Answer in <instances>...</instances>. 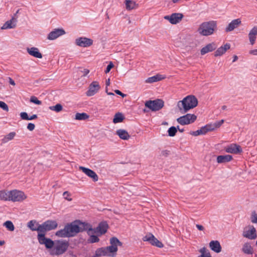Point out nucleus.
Masks as SVG:
<instances>
[{
	"label": "nucleus",
	"instance_id": "1",
	"mask_svg": "<svg viewBox=\"0 0 257 257\" xmlns=\"http://www.w3.org/2000/svg\"><path fill=\"white\" fill-rule=\"evenodd\" d=\"M87 222L77 220L67 224L63 229L57 231L55 234L60 237H70L75 236L77 233L85 231Z\"/></svg>",
	"mask_w": 257,
	"mask_h": 257
},
{
	"label": "nucleus",
	"instance_id": "2",
	"mask_svg": "<svg viewBox=\"0 0 257 257\" xmlns=\"http://www.w3.org/2000/svg\"><path fill=\"white\" fill-rule=\"evenodd\" d=\"M110 245L106 247L98 248L95 251L94 254L91 257L111 256L114 257L118 250L117 246H121L122 243L116 237L110 239Z\"/></svg>",
	"mask_w": 257,
	"mask_h": 257
},
{
	"label": "nucleus",
	"instance_id": "3",
	"mask_svg": "<svg viewBox=\"0 0 257 257\" xmlns=\"http://www.w3.org/2000/svg\"><path fill=\"white\" fill-rule=\"evenodd\" d=\"M198 104V100L197 98L192 95H188L179 101L177 103V106L180 111L182 113H185L190 109L195 107Z\"/></svg>",
	"mask_w": 257,
	"mask_h": 257
},
{
	"label": "nucleus",
	"instance_id": "4",
	"mask_svg": "<svg viewBox=\"0 0 257 257\" xmlns=\"http://www.w3.org/2000/svg\"><path fill=\"white\" fill-rule=\"evenodd\" d=\"M69 245L68 241L64 240L54 241V246L50 251V254L53 255H60L65 253Z\"/></svg>",
	"mask_w": 257,
	"mask_h": 257
},
{
	"label": "nucleus",
	"instance_id": "5",
	"mask_svg": "<svg viewBox=\"0 0 257 257\" xmlns=\"http://www.w3.org/2000/svg\"><path fill=\"white\" fill-rule=\"evenodd\" d=\"M216 27L215 21L204 22L200 25L198 32L202 36H209L213 34Z\"/></svg>",
	"mask_w": 257,
	"mask_h": 257
},
{
	"label": "nucleus",
	"instance_id": "6",
	"mask_svg": "<svg viewBox=\"0 0 257 257\" xmlns=\"http://www.w3.org/2000/svg\"><path fill=\"white\" fill-rule=\"evenodd\" d=\"M242 236L250 240L255 239L256 238V231L255 228L251 225L245 226L242 231Z\"/></svg>",
	"mask_w": 257,
	"mask_h": 257
},
{
	"label": "nucleus",
	"instance_id": "7",
	"mask_svg": "<svg viewBox=\"0 0 257 257\" xmlns=\"http://www.w3.org/2000/svg\"><path fill=\"white\" fill-rule=\"evenodd\" d=\"M37 238L40 244L44 245L47 249H51L54 246V241L45 237V233H38Z\"/></svg>",
	"mask_w": 257,
	"mask_h": 257
},
{
	"label": "nucleus",
	"instance_id": "8",
	"mask_svg": "<svg viewBox=\"0 0 257 257\" xmlns=\"http://www.w3.org/2000/svg\"><path fill=\"white\" fill-rule=\"evenodd\" d=\"M85 231H87V234L89 236V238L88 239L89 243H93L99 242V239L97 236V233L93 229L90 224L87 223Z\"/></svg>",
	"mask_w": 257,
	"mask_h": 257
},
{
	"label": "nucleus",
	"instance_id": "9",
	"mask_svg": "<svg viewBox=\"0 0 257 257\" xmlns=\"http://www.w3.org/2000/svg\"><path fill=\"white\" fill-rule=\"evenodd\" d=\"M10 201L21 202L26 199L27 196L23 192L15 190L10 191Z\"/></svg>",
	"mask_w": 257,
	"mask_h": 257
},
{
	"label": "nucleus",
	"instance_id": "10",
	"mask_svg": "<svg viewBox=\"0 0 257 257\" xmlns=\"http://www.w3.org/2000/svg\"><path fill=\"white\" fill-rule=\"evenodd\" d=\"M197 116L195 114L188 113L178 118L177 121L181 125H184L194 122Z\"/></svg>",
	"mask_w": 257,
	"mask_h": 257
},
{
	"label": "nucleus",
	"instance_id": "11",
	"mask_svg": "<svg viewBox=\"0 0 257 257\" xmlns=\"http://www.w3.org/2000/svg\"><path fill=\"white\" fill-rule=\"evenodd\" d=\"M58 226L55 220H48L41 224V233H45L48 231L55 229Z\"/></svg>",
	"mask_w": 257,
	"mask_h": 257
},
{
	"label": "nucleus",
	"instance_id": "12",
	"mask_svg": "<svg viewBox=\"0 0 257 257\" xmlns=\"http://www.w3.org/2000/svg\"><path fill=\"white\" fill-rule=\"evenodd\" d=\"M145 106L152 111H157L161 109L164 106V102L161 99L147 101Z\"/></svg>",
	"mask_w": 257,
	"mask_h": 257
},
{
	"label": "nucleus",
	"instance_id": "13",
	"mask_svg": "<svg viewBox=\"0 0 257 257\" xmlns=\"http://www.w3.org/2000/svg\"><path fill=\"white\" fill-rule=\"evenodd\" d=\"M142 239L144 241H148L151 245L159 248H162L164 246L163 244L151 233L146 234Z\"/></svg>",
	"mask_w": 257,
	"mask_h": 257
},
{
	"label": "nucleus",
	"instance_id": "14",
	"mask_svg": "<svg viewBox=\"0 0 257 257\" xmlns=\"http://www.w3.org/2000/svg\"><path fill=\"white\" fill-rule=\"evenodd\" d=\"M181 13H173L171 15L164 16V19L168 20L171 24L175 25L180 23L183 18Z\"/></svg>",
	"mask_w": 257,
	"mask_h": 257
},
{
	"label": "nucleus",
	"instance_id": "15",
	"mask_svg": "<svg viewBox=\"0 0 257 257\" xmlns=\"http://www.w3.org/2000/svg\"><path fill=\"white\" fill-rule=\"evenodd\" d=\"M100 89V86L98 82L94 81L90 83L88 90L86 91V94L88 96H92L98 92Z\"/></svg>",
	"mask_w": 257,
	"mask_h": 257
},
{
	"label": "nucleus",
	"instance_id": "16",
	"mask_svg": "<svg viewBox=\"0 0 257 257\" xmlns=\"http://www.w3.org/2000/svg\"><path fill=\"white\" fill-rule=\"evenodd\" d=\"M75 43L77 46L87 47L92 45L93 40L86 37H80L76 39Z\"/></svg>",
	"mask_w": 257,
	"mask_h": 257
},
{
	"label": "nucleus",
	"instance_id": "17",
	"mask_svg": "<svg viewBox=\"0 0 257 257\" xmlns=\"http://www.w3.org/2000/svg\"><path fill=\"white\" fill-rule=\"evenodd\" d=\"M224 150L229 153L238 154L242 152L241 147L236 144H231L225 147Z\"/></svg>",
	"mask_w": 257,
	"mask_h": 257
},
{
	"label": "nucleus",
	"instance_id": "18",
	"mask_svg": "<svg viewBox=\"0 0 257 257\" xmlns=\"http://www.w3.org/2000/svg\"><path fill=\"white\" fill-rule=\"evenodd\" d=\"M108 227V226L106 222H102L97 227L93 228V229L97 233V235L100 236L107 232Z\"/></svg>",
	"mask_w": 257,
	"mask_h": 257
},
{
	"label": "nucleus",
	"instance_id": "19",
	"mask_svg": "<svg viewBox=\"0 0 257 257\" xmlns=\"http://www.w3.org/2000/svg\"><path fill=\"white\" fill-rule=\"evenodd\" d=\"M65 34V32L63 29H56L49 34L47 38L49 40H53Z\"/></svg>",
	"mask_w": 257,
	"mask_h": 257
},
{
	"label": "nucleus",
	"instance_id": "20",
	"mask_svg": "<svg viewBox=\"0 0 257 257\" xmlns=\"http://www.w3.org/2000/svg\"><path fill=\"white\" fill-rule=\"evenodd\" d=\"M79 169L82 170L86 175L92 178L94 181H98V177L97 174L92 170L84 167H79Z\"/></svg>",
	"mask_w": 257,
	"mask_h": 257
},
{
	"label": "nucleus",
	"instance_id": "21",
	"mask_svg": "<svg viewBox=\"0 0 257 257\" xmlns=\"http://www.w3.org/2000/svg\"><path fill=\"white\" fill-rule=\"evenodd\" d=\"M210 249L216 253H219L221 251L222 247L220 242L218 240H212L209 243Z\"/></svg>",
	"mask_w": 257,
	"mask_h": 257
},
{
	"label": "nucleus",
	"instance_id": "22",
	"mask_svg": "<svg viewBox=\"0 0 257 257\" xmlns=\"http://www.w3.org/2000/svg\"><path fill=\"white\" fill-rule=\"evenodd\" d=\"M241 20L239 19L232 20L225 28V31L228 32L233 31L234 29L238 27L241 24Z\"/></svg>",
	"mask_w": 257,
	"mask_h": 257
},
{
	"label": "nucleus",
	"instance_id": "23",
	"mask_svg": "<svg viewBox=\"0 0 257 257\" xmlns=\"http://www.w3.org/2000/svg\"><path fill=\"white\" fill-rule=\"evenodd\" d=\"M216 45L214 43H211L207 44L203 47L200 50V53L202 55L210 52L214 50L216 48Z\"/></svg>",
	"mask_w": 257,
	"mask_h": 257
},
{
	"label": "nucleus",
	"instance_id": "24",
	"mask_svg": "<svg viewBox=\"0 0 257 257\" xmlns=\"http://www.w3.org/2000/svg\"><path fill=\"white\" fill-rule=\"evenodd\" d=\"M27 51L29 55L35 58H42V54L40 52L39 50L36 47L27 48Z\"/></svg>",
	"mask_w": 257,
	"mask_h": 257
},
{
	"label": "nucleus",
	"instance_id": "25",
	"mask_svg": "<svg viewBox=\"0 0 257 257\" xmlns=\"http://www.w3.org/2000/svg\"><path fill=\"white\" fill-rule=\"evenodd\" d=\"M27 226L32 231H37L38 233L41 232V224H39L36 220L30 221L28 223Z\"/></svg>",
	"mask_w": 257,
	"mask_h": 257
},
{
	"label": "nucleus",
	"instance_id": "26",
	"mask_svg": "<svg viewBox=\"0 0 257 257\" xmlns=\"http://www.w3.org/2000/svg\"><path fill=\"white\" fill-rule=\"evenodd\" d=\"M230 45L229 44H226L224 46H222L218 48L214 53L215 57L220 56L224 54L227 50L229 49Z\"/></svg>",
	"mask_w": 257,
	"mask_h": 257
},
{
	"label": "nucleus",
	"instance_id": "27",
	"mask_svg": "<svg viewBox=\"0 0 257 257\" xmlns=\"http://www.w3.org/2000/svg\"><path fill=\"white\" fill-rule=\"evenodd\" d=\"M125 8L127 11H131L136 9L138 8L139 5L136 2L132 0H125L124 1Z\"/></svg>",
	"mask_w": 257,
	"mask_h": 257
},
{
	"label": "nucleus",
	"instance_id": "28",
	"mask_svg": "<svg viewBox=\"0 0 257 257\" xmlns=\"http://www.w3.org/2000/svg\"><path fill=\"white\" fill-rule=\"evenodd\" d=\"M165 78H166V76L165 75L158 74L155 76L148 78L145 80V82L148 83H152L162 80Z\"/></svg>",
	"mask_w": 257,
	"mask_h": 257
},
{
	"label": "nucleus",
	"instance_id": "29",
	"mask_svg": "<svg viewBox=\"0 0 257 257\" xmlns=\"http://www.w3.org/2000/svg\"><path fill=\"white\" fill-rule=\"evenodd\" d=\"M257 36V26H254L249 32L248 38L250 43L253 45L255 42L256 36Z\"/></svg>",
	"mask_w": 257,
	"mask_h": 257
},
{
	"label": "nucleus",
	"instance_id": "30",
	"mask_svg": "<svg viewBox=\"0 0 257 257\" xmlns=\"http://www.w3.org/2000/svg\"><path fill=\"white\" fill-rule=\"evenodd\" d=\"M16 19L13 18L10 21H7L2 27V29H8L15 28L16 27Z\"/></svg>",
	"mask_w": 257,
	"mask_h": 257
},
{
	"label": "nucleus",
	"instance_id": "31",
	"mask_svg": "<svg viewBox=\"0 0 257 257\" xmlns=\"http://www.w3.org/2000/svg\"><path fill=\"white\" fill-rule=\"evenodd\" d=\"M116 134L118 136L120 139L123 140H127L130 138V135L127 132L123 129L117 130Z\"/></svg>",
	"mask_w": 257,
	"mask_h": 257
},
{
	"label": "nucleus",
	"instance_id": "32",
	"mask_svg": "<svg viewBox=\"0 0 257 257\" xmlns=\"http://www.w3.org/2000/svg\"><path fill=\"white\" fill-rule=\"evenodd\" d=\"M242 251L243 253L247 254H251L253 252L252 247L248 242H245L243 244L242 248Z\"/></svg>",
	"mask_w": 257,
	"mask_h": 257
},
{
	"label": "nucleus",
	"instance_id": "33",
	"mask_svg": "<svg viewBox=\"0 0 257 257\" xmlns=\"http://www.w3.org/2000/svg\"><path fill=\"white\" fill-rule=\"evenodd\" d=\"M16 135V133L15 132L10 133L9 134L5 136L2 139V143L5 144L13 140Z\"/></svg>",
	"mask_w": 257,
	"mask_h": 257
},
{
	"label": "nucleus",
	"instance_id": "34",
	"mask_svg": "<svg viewBox=\"0 0 257 257\" xmlns=\"http://www.w3.org/2000/svg\"><path fill=\"white\" fill-rule=\"evenodd\" d=\"M10 191H0V200L10 201Z\"/></svg>",
	"mask_w": 257,
	"mask_h": 257
},
{
	"label": "nucleus",
	"instance_id": "35",
	"mask_svg": "<svg viewBox=\"0 0 257 257\" xmlns=\"http://www.w3.org/2000/svg\"><path fill=\"white\" fill-rule=\"evenodd\" d=\"M199 252L200 254L198 256L200 257H212L210 251L206 249V247H203L200 249Z\"/></svg>",
	"mask_w": 257,
	"mask_h": 257
},
{
	"label": "nucleus",
	"instance_id": "36",
	"mask_svg": "<svg viewBox=\"0 0 257 257\" xmlns=\"http://www.w3.org/2000/svg\"><path fill=\"white\" fill-rule=\"evenodd\" d=\"M123 119L124 116H123L122 114L120 112H118L115 114L113 119V122L114 123L121 122L123 121Z\"/></svg>",
	"mask_w": 257,
	"mask_h": 257
},
{
	"label": "nucleus",
	"instance_id": "37",
	"mask_svg": "<svg viewBox=\"0 0 257 257\" xmlns=\"http://www.w3.org/2000/svg\"><path fill=\"white\" fill-rule=\"evenodd\" d=\"M89 115L87 114V113L82 112V113H76L75 116V119L76 120H85L88 118Z\"/></svg>",
	"mask_w": 257,
	"mask_h": 257
},
{
	"label": "nucleus",
	"instance_id": "38",
	"mask_svg": "<svg viewBox=\"0 0 257 257\" xmlns=\"http://www.w3.org/2000/svg\"><path fill=\"white\" fill-rule=\"evenodd\" d=\"M4 226H5L10 231H14L15 229L14 225L13 222L11 221H7L4 223Z\"/></svg>",
	"mask_w": 257,
	"mask_h": 257
},
{
	"label": "nucleus",
	"instance_id": "39",
	"mask_svg": "<svg viewBox=\"0 0 257 257\" xmlns=\"http://www.w3.org/2000/svg\"><path fill=\"white\" fill-rule=\"evenodd\" d=\"M232 158V156L229 155H220L217 157V161H230Z\"/></svg>",
	"mask_w": 257,
	"mask_h": 257
},
{
	"label": "nucleus",
	"instance_id": "40",
	"mask_svg": "<svg viewBox=\"0 0 257 257\" xmlns=\"http://www.w3.org/2000/svg\"><path fill=\"white\" fill-rule=\"evenodd\" d=\"M49 109L51 110L55 111L57 112H58L61 111L62 110L63 107L61 104H57L55 106H50Z\"/></svg>",
	"mask_w": 257,
	"mask_h": 257
},
{
	"label": "nucleus",
	"instance_id": "41",
	"mask_svg": "<svg viewBox=\"0 0 257 257\" xmlns=\"http://www.w3.org/2000/svg\"><path fill=\"white\" fill-rule=\"evenodd\" d=\"M177 132V128L175 126H171L168 131V135L170 137H174L175 136Z\"/></svg>",
	"mask_w": 257,
	"mask_h": 257
},
{
	"label": "nucleus",
	"instance_id": "42",
	"mask_svg": "<svg viewBox=\"0 0 257 257\" xmlns=\"http://www.w3.org/2000/svg\"><path fill=\"white\" fill-rule=\"evenodd\" d=\"M30 102L38 105H40L42 104V102L40 100H38L37 97L35 96H32L31 97Z\"/></svg>",
	"mask_w": 257,
	"mask_h": 257
},
{
	"label": "nucleus",
	"instance_id": "43",
	"mask_svg": "<svg viewBox=\"0 0 257 257\" xmlns=\"http://www.w3.org/2000/svg\"><path fill=\"white\" fill-rule=\"evenodd\" d=\"M0 107L6 111H9L8 105L4 101H0Z\"/></svg>",
	"mask_w": 257,
	"mask_h": 257
},
{
	"label": "nucleus",
	"instance_id": "44",
	"mask_svg": "<svg viewBox=\"0 0 257 257\" xmlns=\"http://www.w3.org/2000/svg\"><path fill=\"white\" fill-rule=\"evenodd\" d=\"M251 221L253 223H257V213L252 212L251 215Z\"/></svg>",
	"mask_w": 257,
	"mask_h": 257
},
{
	"label": "nucleus",
	"instance_id": "45",
	"mask_svg": "<svg viewBox=\"0 0 257 257\" xmlns=\"http://www.w3.org/2000/svg\"><path fill=\"white\" fill-rule=\"evenodd\" d=\"M63 196L66 200L69 201H71L72 200L71 198H69V197L71 196V194L68 191H65L63 193Z\"/></svg>",
	"mask_w": 257,
	"mask_h": 257
},
{
	"label": "nucleus",
	"instance_id": "46",
	"mask_svg": "<svg viewBox=\"0 0 257 257\" xmlns=\"http://www.w3.org/2000/svg\"><path fill=\"white\" fill-rule=\"evenodd\" d=\"M224 122V120L221 119L219 121H217L213 123L214 126L215 127V128H217L219 127Z\"/></svg>",
	"mask_w": 257,
	"mask_h": 257
},
{
	"label": "nucleus",
	"instance_id": "47",
	"mask_svg": "<svg viewBox=\"0 0 257 257\" xmlns=\"http://www.w3.org/2000/svg\"><path fill=\"white\" fill-rule=\"evenodd\" d=\"M205 126L206 127L208 132H210V131H212L215 130L213 123L208 124L206 125Z\"/></svg>",
	"mask_w": 257,
	"mask_h": 257
},
{
	"label": "nucleus",
	"instance_id": "48",
	"mask_svg": "<svg viewBox=\"0 0 257 257\" xmlns=\"http://www.w3.org/2000/svg\"><path fill=\"white\" fill-rule=\"evenodd\" d=\"M21 117L22 119L28 120L29 116L27 112H22L20 113Z\"/></svg>",
	"mask_w": 257,
	"mask_h": 257
},
{
	"label": "nucleus",
	"instance_id": "49",
	"mask_svg": "<svg viewBox=\"0 0 257 257\" xmlns=\"http://www.w3.org/2000/svg\"><path fill=\"white\" fill-rule=\"evenodd\" d=\"M113 66H114V65H113V63L111 62H110L109 63V64L107 65V68H106V70H105V73H108L110 71V70H111V69H112L113 67Z\"/></svg>",
	"mask_w": 257,
	"mask_h": 257
},
{
	"label": "nucleus",
	"instance_id": "50",
	"mask_svg": "<svg viewBox=\"0 0 257 257\" xmlns=\"http://www.w3.org/2000/svg\"><path fill=\"white\" fill-rule=\"evenodd\" d=\"M35 124L32 123H29L27 125V128L30 131H33L35 129Z\"/></svg>",
	"mask_w": 257,
	"mask_h": 257
},
{
	"label": "nucleus",
	"instance_id": "51",
	"mask_svg": "<svg viewBox=\"0 0 257 257\" xmlns=\"http://www.w3.org/2000/svg\"><path fill=\"white\" fill-rule=\"evenodd\" d=\"M199 131L201 133V135H204L208 132L206 126L201 127Z\"/></svg>",
	"mask_w": 257,
	"mask_h": 257
},
{
	"label": "nucleus",
	"instance_id": "52",
	"mask_svg": "<svg viewBox=\"0 0 257 257\" xmlns=\"http://www.w3.org/2000/svg\"><path fill=\"white\" fill-rule=\"evenodd\" d=\"M190 134L192 136H199V135H201V133L199 131V130L196 131H194V132H190Z\"/></svg>",
	"mask_w": 257,
	"mask_h": 257
},
{
	"label": "nucleus",
	"instance_id": "53",
	"mask_svg": "<svg viewBox=\"0 0 257 257\" xmlns=\"http://www.w3.org/2000/svg\"><path fill=\"white\" fill-rule=\"evenodd\" d=\"M82 73H83V76H85L89 73V70L87 69H84L83 71H82Z\"/></svg>",
	"mask_w": 257,
	"mask_h": 257
},
{
	"label": "nucleus",
	"instance_id": "54",
	"mask_svg": "<svg viewBox=\"0 0 257 257\" xmlns=\"http://www.w3.org/2000/svg\"><path fill=\"white\" fill-rule=\"evenodd\" d=\"M196 226L197 228V229L200 231H203L204 229V226H202V225L196 224Z\"/></svg>",
	"mask_w": 257,
	"mask_h": 257
},
{
	"label": "nucleus",
	"instance_id": "55",
	"mask_svg": "<svg viewBox=\"0 0 257 257\" xmlns=\"http://www.w3.org/2000/svg\"><path fill=\"white\" fill-rule=\"evenodd\" d=\"M114 92L120 96H121L122 97H124L125 96V94L122 93L119 90H115Z\"/></svg>",
	"mask_w": 257,
	"mask_h": 257
},
{
	"label": "nucleus",
	"instance_id": "56",
	"mask_svg": "<svg viewBox=\"0 0 257 257\" xmlns=\"http://www.w3.org/2000/svg\"><path fill=\"white\" fill-rule=\"evenodd\" d=\"M249 54L253 55H257V49H254L249 51Z\"/></svg>",
	"mask_w": 257,
	"mask_h": 257
},
{
	"label": "nucleus",
	"instance_id": "57",
	"mask_svg": "<svg viewBox=\"0 0 257 257\" xmlns=\"http://www.w3.org/2000/svg\"><path fill=\"white\" fill-rule=\"evenodd\" d=\"M9 80L10 84L13 86H15L16 85L15 81L11 77H9Z\"/></svg>",
	"mask_w": 257,
	"mask_h": 257
},
{
	"label": "nucleus",
	"instance_id": "58",
	"mask_svg": "<svg viewBox=\"0 0 257 257\" xmlns=\"http://www.w3.org/2000/svg\"><path fill=\"white\" fill-rule=\"evenodd\" d=\"M37 118V115L36 114H33V115L29 117L28 120H33Z\"/></svg>",
	"mask_w": 257,
	"mask_h": 257
},
{
	"label": "nucleus",
	"instance_id": "59",
	"mask_svg": "<svg viewBox=\"0 0 257 257\" xmlns=\"http://www.w3.org/2000/svg\"><path fill=\"white\" fill-rule=\"evenodd\" d=\"M237 59H238V57L237 56H236V55L234 56L233 62H234L236 61L237 60Z\"/></svg>",
	"mask_w": 257,
	"mask_h": 257
},
{
	"label": "nucleus",
	"instance_id": "60",
	"mask_svg": "<svg viewBox=\"0 0 257 257\" xmlns=\"http://www.w3.org/2000/svg\"><path fill=\"white\" fill-rule=\"evenodd\" d=\"M5 243L4 240H0V245H3Z\"/></svg>",
	"mask_w": 257,
	"mask_h": 257
},
{
	"label": "nucleus",
	"instance_id": "61",
	"mask_svg": "<svg viewBox=\"0 0 257 257\" xmlns=\"http://www.w3.org/2000/svg\"><path fill=\"white\" fill-rule=\"evenodd\" d=\"M109 84H110V80H109V79H108L106 81V85H109Z\"/></svg>",
	"mask_w": 257,
	"mask_h": 257
},
{
	"label": "nucleus",
	"instance_id": "62",
	"mask_svg": "<svg viewBox=\"0 0 257 257\" xmlns=\"http://www.w3.org/2000/svg\"><path fill=\"white\" fill-rule=\"evenodd\" d=\"M106 93L108 95H114V94L112 92H108L106 90Z\"/></svg>",
	"mask_w": 257,
	"mask_h": 257
},
{
	"label": "nucleus",
	"instance_id": "63",
	"mask_svg": "<svg viewBox=\"0 0 257 257\" xmlns=\"http://www.w3.org/2000/svg\"><path fill=\"white\" fill-rule=\"evenodd\" d=\"M222 109H225L226 108V106L224 105L222 107Z\"/></svg>",
	"mask_w": 257,
	"mask_h": 257
},
{
	"label": "nucleus",
	"instance_id": "64",
	"mask_svg": "<svg viewBox=\"0 0 257 257\" xmlns=\"http://www.w3.org/2000/svg\"><path fill=\"white\" fill-rule=\"evenodd\" d=\"M107 18H108V19L109 18V17L107 14Z\"/></svg>",
	"mask_w": 257,
	"mask_h": 257
}]
</instances>
